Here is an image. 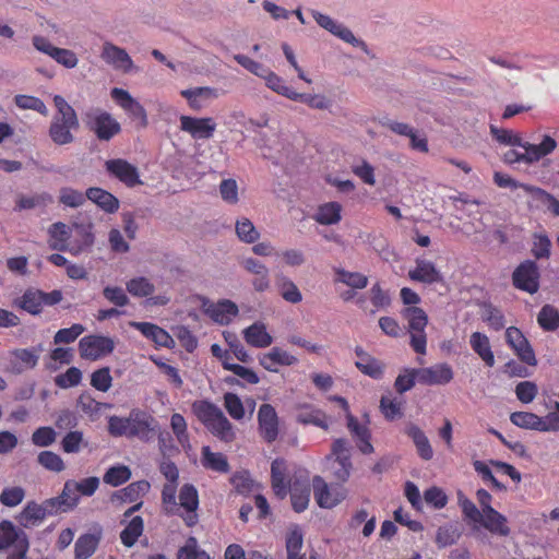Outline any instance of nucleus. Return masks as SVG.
Returning a JSON list of instances; mask_svg holds the SVG:
<instances>
[{
  "mask_svg": "<svg viewBox=\"0 0 559 559\" xmlns=\"http://www.w3.org/2000/svg\"><path fill=\"white\" fill-rule=\"evenodd\" d=\"M158 429L157 420L140 408H132L127 417L110 416L107 426V430L112 437H136L144 442L152 440Z\"/></svg>",
  "mask_w": 559,
  "mask_h": 559,
  "instance_id": "obj_1",
  "label": "nucleus"
},
{
  "mask_svg": "<svg viewBox=\"0 0 559 559\" xmlns=\"http://www.w3.org/2000/svg\"><path fill=\"white\" fill-rule=\"evenodd\" d=\"M53 104L57 112L50 122L49 136L57 145L70 144L74 141L72 130H78L80 127L78 115L61 95L53 97Z\"/></svg>",
  "mask_w": 559,
  "mask_h": 559,
  "instance_id": "obj_2",
  "label": "nucleus"
},
{
  "mask_svg": "<svg viewBox=\"0 0 559 559\" xmlns=\"http://www.w3.org/2000/svg\"><path fill=\"white\" fill-rule=\"evenodd\" d=\"M85 127L92 131L99 141L108 142L121 132L120 123L111 114L102 108H91L83 114Z\"/></svg>",
  "mask_w": 559,
  "mask_h": 559,
  "instance_id": "obj_3",
  "label": "nucleus"
},
{
  "mask_svg": "<svg viewBox=\"0 0 559 559\" xmlns=\"http://www.w3.org/2000/svg\"><path fill=\"white\" fill-rule=\"evenodd\" d=\"M311 13L312 17L319 26L326 29L343 41L350 44L354 47L360 48L366 53H369L367 44L362 39L357 38L348 27L319 11L312 10Z\"/></svg>",
  "mask_w": 559,
  "mask_h": 559,
  "instance_id": "obj_4",
  "label": "nucleus"
},
{
  "mask_svg": "<svg viewBox=\"0 0 559 559\" xmlns=\"http://www.w3.org/2000/svg\"><path fill=\"white\" fill-rule=\"evenodd\" d=\"M539 277L537 263L533 260H525L513 271L512 284L515 288L533 295L539 289Z\"/></svg>",
  "mask_w": 559,
  "mask_h": 559,
  "instance_id": "obj_5",
  "label": "nucleus"
},
{
  "mask_svg": "<svg viewBox=\"0 0 559 559\" xmlns=\"http://www.w3.org/2000/svg\"><path fill=\"white\" fill-rule=\"evenodd\" d=\"M114 349V340L99 334L84 336L79 342L80 356L93 361L111 354Z\"/></svg>",
  "mask_w": 559,
  "mask_h": 559,
  "instance_id": "obj_6",
  "label": "nucleus"
},
{
  "mask_svg": "<svg viewBox=\"0 0 559 559\" xmlns=\"http://www.w3.org/2000/svg\"><path fill=\"white\" fill-rule=\"evenodd\" d=\"M314 499L319 507L332 509L346 498V490L342 487H329L326 481L319 475L312 479Z\"/></svg>",
  "mask_w": 559,
  "mask_h": 559,
  "instance_id": "obj_7",
  "label": "nucleus"
},
{
  "mask_svg": "<svg viewBox=\"0 0 559 559\" xmlns=\"http://www.w3.org/2000/svg\"><path fill=\"white\" fill-rule=\"evenodd\" d=\"M33 46L40 52L48 55L56 62L63 66L67 69H73L78 66L79 59L74 51L66 48H59L53 46L46 37L34 36Z\"/></svg>",
  "mask_w": 559,
  "mask_h": 559,
  "instance_id": "obj_8",
  "label": "nucleus"
},
{
  "mask_svg": "<svg viewBox=\"0 0 559 559\" xmlns=\"http://www.w3.org/2000/svg\"><path fill=\"white\" fill-rule=\"evenodd\" d=\"M506 341L522 362L536 366L537 359L534 349L520 329L509 326L506 330Z\"/></svg>",
  "mask_w": 559,
  "mask_h": 559,
  "instance_id": "obj_9",
  "label": "nucleus"
},
{
  "mask_svg": "<svg viewBox=\"0 0 559 559\" xmlns=\"http://www.w3.org/2000/svg\"><path fill=\"white\" fill-rule=\"evenodd\" d=\"M106 171L129 188L141 185L138 168L123 158H114L105 162Z\"/></svg>",
  "mask_w": 559,
  "mask_h": 559,
  "instance_id": "obj_10",
  "label": "nucleus"
},
{
  "mask_svg": "<svg viewBox=\"0 0 559 559\" xmlns=\"http://www.w3.org/2000/svg\"><path fill=\"white\" fill-rule=\"evenodd\" d=\"M201 300L203 312L221 325L229 324L231 318L239 312L237 305L228 299H222L217 304L211 302L206 297H202Z\"/></svg>",
  "mask_w": 559,
  "mask_h": 559,
  "instance_id": "obj_11",
  "label": "nucleus"
},
{
  "mask_svg": "<svg viewBox=\"0 0 559 559\" xmlns=\"http://www.w3.org/2000/svg\"><path fill=\"white\" fill-rule=\"evenodd\" d=\"M180 128L188 132L195 140L211 139L216 129L213 118H195L190 116L180 117Z\"/></svg>",
  "mask_w": 559,
  "mask_h": 559,
  "instance_id": "obj_12",
  "label": "nucleus"
},
{
  "mask_svg": "<svg viewBox=\"0 0 559 559\" xmlns=\"http://www.w3.org/2000/svg\"><path fill=\"white\" fill-rule=\"evenodd\" d=\"M259 430L262 438L272 443L278 436V417L271 404H262L258 412Z\"/></svg>",
  "mask_w": 559,
  "mask_h": 559,
  "instance_id": "obj_13",
  "label": "nucleus"
},
{
  "mask_svg": "<svg viewBox=\"0 0 559 559\" xmlns=\"http://www.w3.org/2000/svg\"><path fill=\"white\" fill-rule=\"evenodd\" d=\"M102 58L112 64L116 69H120L123 72H130L134 64L128 52L118 46L110 43H106L103 48Z\"/></svg>",
  "mask_w": 559,
  "mask_h": 559,
  "instance_id": "obj_14",
  "label": "nucleus"
},
{
  "mask_svg": "<svg viewBox=\"0 0 559 559\" xmlns=\"http://www.w3.org/2000/svg\"><path fill=\"white\" fill-rule=\"evenodd\" d=\"M133 326L140 331L145 337L152 340L156 345L166 348L175 346L174 338L167 331L151 322H134Z\"/></svg>",
  "mask_w": 559,
  "mask_h": 559,
  "instance_id": "obj_15",
  "label": "nucleus"
},
{
  "mask_svg": "<svg viewBox=\"0 0 559 559\" xmlns=\"http://www.w3.org/2000/svg\"><path fill=\"white\" fill-rule=\"evenodd\" d=\"M271 483L276 497L284 499L290 487V480H286V462L284 459H275L272 462Z\"/></svg>",
  "mask_w": 559,
  "mask_h": 559,
  "instance_id": "obj_16",
  "label": "nucleus"
},
{
  "mask_svg": "<svg viewBox=\"0 0 559 559\" xmlns=\"http://www.w3.org/2000/svg\"><path fill=\"white\" fill-rule=\"evenodd\" d=\"M405 435L412 439L420 459L429 461L433 456V450L425 432L414 423H408L404 429Z\"/></svg>",
  "mask_w": 559,
  "mask_h": 559,
  "instance_id": "obj_17",
  "label": "nucleus"
},
{
  "mask_svg": "<svg viewBox=\"0 0 559 559\" xmlns=\"http://www.w3.org/2000/svg\"><path fill=\"white\" fill-rule=\"evenodd\" d=\"M412 281L433 284L443 281L441 273L436 269L435 264L428 260H417L416 267L408 272Z\"/></svg>",
  "mask_w": 559,
  "mask_h": 559,
  "instance_id": "obj_18",
  "label": "nucleus"
},
{
  "mask_svg": "<svg viewBox=\"0 0 559 559\" xmlns=\"http://www.w3.org/2000/svg\"><path fill=\"white\" fill-rule=\"evenodd\" d=\"M180 94L188 100L189 106L197 111L204 107V103L206 100L215 99L218 97L217 90L210 86H198L182 90Z\"/></svg>",
  "mask_w": 559,
  "mask_h": 559,
  "instance_id": "obj_19",
  "label": "nucleus"
},
{
  "mask_svg": "<svg viewBox=\"0 0 559 559\" xmlns=\"http://www.w3.org/2000/svg\"><path fill=\"white\" fill-rule=\"evenodd\" d=\"M87 199L107 214L116 213L120 206L118 198L109 191L98 187H91L87 189Z\"/></svg>",
  "mask_w": 559,
  "mask_h": 559,
  "instance_id": "obj_20",
  "label": "nucleus"
},
{
  "mask_svg": "<svg viewBox=\"0 0 559 559\" xmlns=\"http://www.w3.org/2000/svg\"><path fill=\"white\" fill-rule=\"evenodd\" d=\"M479 523L490 533L499 536H509L510 527L507 525V518L495 510H489L488 513L483 514V520Z\"/></svg>",
  "mask_w": 559,
  "mask_h": 559,
  "instance_id": "obj_21",
  "label": "nucleus"
},
{
  "mask_svg": "<svg viewBox=\"0 0 559 559\" xmlns=\"http://www.w3.org/2000/svg\"><path fill=\"white\" fill-rule=\"evenodd\" d=\"M243 337L246 342L257 348H264L272 344L273 338L266 332L263 323L255 322L243 330Z\"/></svg>",
  "mask_w": 559,
  "mask_h": 559,
  "instance_id": "obj_22",
  "label": "nucleus"
},
{
  "mask_svg": "<svg viewBox=\"0 0 559 559\" xmlns=\"http://www.w3.org/2000/svg\"><path fill=\"white\" fill-rule=\"evenodd\" d=\"M44 519L45 513L41 504L35 501H28L16 516L19 524L25 528L37 526Z\"/></svg>",
  "mask_w": 559,
  "mask_h": 559,
  "instance_id": "obj_23",
  "label": "nucleus"
},
{
  "mask_svg": "<svg viewBox=\"0 0 559 559\" xmlns=\"http://www.w3.org/2000/svg\"><path fill=\"white\" fill-rule=\"evenodd\" d=\"M23 536L28 538L27 534L17 528L11 521L3 520L0 522V550L15 546Z\"/></svg>",
  "mask_w": 559,
  "mask_h": 559,
  "instance_id": "obj_24",
  "label": "nucleus"
},
{
  "mask_svg": "<svg viewBox=\"0 0 559 559\" xmlns=\"http://www.w3.org/2000/svg\"><path fill=\"white\" fill-rule=\"evenodd\" d=\"M292 507L295 512H304L309 504L310 500V486L308 484H300L295 481L289 488Z\"/></svg>",
  "mask_w": 559,
  "mask_h": 559,
  "instance_id": "obj_25",
  "label": "nucleus"
},
{
  "mask_svg": "<svg viewBox=\"0 0 559 559\" xmlns=\"http://www.w3.org/2000/svg\"><path fill=\"white\" fill-rule=\"evenodd\" d=\"M202 465L218 473H228L230 469L227 457L221 452H212L210 447L202 448Z\"/></svg>",
  "mask_w": 559,
  "mask_h": 559,
  "instance_id": "obj_26",
  "label": "nucleus"
},
{
  "mask_svg": "<svg viewBox=\"0 0 559 559\" xmlns=\"http://www.w3.org/2000/svg\"><path fill=\"white\" fill-rule=\"evenodd\" d=\"M474 352L486 362L487 366L495 365V356L490 348L489 338L480 332H474L469 340Z\"/></svg>",
  "mask_w": 559,
  "mask_h": 559,
  "instance_id": "obj_27",
  "label": "nucleus"
},
{
  "mask_svg": "<svg viewBox=\"0 0 559 559\" xmlns=\"http://www.w3.org/2000/svg\"><path fill=\"white\" fill-rule=\"evenodd\" d=\"M147 480H138L129 484L121 490L114 492L112 500L118 498L123 502H134L150 490Z\"/></svg>",
  "mask_w": 559,
  "mask_h": 559,
  "instance_id": "obj_28",
  "label": "nucleus"
},
{
  "mask_svg": "<svg viewBox=\"0 0 559 559\" xmlns=\"http://www.w3.org/2000/svg\"><path fill=\"white\" fill-rule=\"evenodd\" d=\"M100 537L94 534L81 535L74 546V559H88L96 551Z\"/></svg>",
  "mask_w": 559,
  "mask_h": 559,
  "instance_id": "obj_29",
  "label": "nucleus"
},
{
  "mask_svg": "<svg viewBox=\"0 0 559 559\" xmlns=\"http://www.w3.org/2000/svg\"><path fill=\"white\" fill-rule=\"evenodd\" d=\"M297 421L302 425H313L324 430L329 428L324 412L311 405H304L301 407V411L297 415Z\"/></svg>",
  "mask_w": 559,
  "mask_h": 559,
  "instance_id": "obj_30",
  "label": "nucleus"
},
{
  "mask_svg": "<svg viewBox=\"0 0 559 559\" xmlns=\"http://www.w3.org/2000/svg\"><path fill=\"white\" fill-rule=\"evenodd\" d=\"M341 211L340 203L329 202L319 206L314 219L321 225H333L341 221Z\"/></svg>",
  "mask_w": 559,
  "mask_h": 559,
  "instance_id": "obj_31",
  "label": "nucleus"
},
{
  "mask_svg": "<svg viewBox=\"0 0 559 559\" xmlns=\"http://www.w3.org/2000/svg\"><path fill=\"white\" fill-rule=\"evenodd\" d=\"M523 189L555 216H559V200H557L552 194L534 186H523Z\"/></svg>",
  "mask_w": 559,
  "mask_h": 559,
  "instance_id": "obj_32",
  "label": "nucleus"
},
{
  "mask_svg": "<svg viewBox=\"0 0 559 559\" xmlns=\"http://www.w3.org/2000/svg\"><path fill=\"white\" fill-rule=\"evenodd\" d=\"M144 530V522L140 515L132 518L129 524L120 533L121 543L130 548L134 546L138 538L142 535Z\"/></svg>",
  "mask_w": 559,
  "mask_h": 559,
  "instance_id": "obj_33",
  "label": "nucleus"
},
{
  "mask_svg": "<svg viewBox=\"0 0 559 559\" xmlns=\"http://www.w3.org/2000/svg\"><path fill=\"white\" fill-rule=\"evenodd\" d=\"M402 316L408 322L412 332H425L428 323L426 312L419 307H407L402 310Z\"/></svg>",
  "mask_w": 559,
  "mask_h": 559,
  "instance_id": "obj_34",
  "label": "nucleus"
},
{
  "mask_svg": "<svg viewBox=\"0 0 559 559\" xmlns=\"http://www.w3.org/2000/svg\"><path fill=\"white\" fill-rule=\"evenodd\" d=\"M334 282L343 283L353 289H364L368 285V276L359 272H349L344 269H335Z\"/></svg>",
  "mask_w": 559,
  "mask_h": 559,
  "instance_id": "obj_35",
  "label": "nucleus"
},
{
  "mask_svg": "<svg viewBox=\"0 0 559 559\" xmlns=\"http://www.w3.org/2000/svg\"><path fill=\"white\" fill-rule=\"evenodd\" d=\"M537 322L544 331H556L559 328V310L551 305L543 306L537 314Z\"/></svg>",
  "mask_w": 559,
  "mask_h": 559,
  "instance_id": "obj_36",
  "label": "nucleus"
},
{
  "mask_svg": "<svg viewBox=\"0 0 559 559\" xmlns=\"http://www.w3.org/2000/svg\"><path fill=\"white\" fill-rule=\"evenodd\" d=\"M193 411L200 421L209 427L223 412L209 401L195 402Z\"/></svg>",
  "mask_w": 559,
  "mask_h": 559,
  "instance_id": "obj_37",
  "label": "nucleus"
},
{
  "mask_svg": "<svg viewBox=\"0 0 559 559\" xmlns=\"http://www.w3.org/2000/svg\"><path fill=\"white\" fill-rule=\"evenodd\" d=\"M510 421L522 429L540 431L542 417L530 412H514L510 415Z\"/></svg>",
  "mask_w": 559,
  "mask_h": 559,
  "instance_id": "obj_38",
  "label": "nucleus"
},
{
  "mask_svg": "<svg viewBox=\"0 0 559 559\" xmlns=\"http://www.w3.org/2000/svg\"><path fill=\"white\" fill-rule=\"evenodd\" d=\"M462 533L454 524H445L438 528L436 544L439 548L452 546L457 543Z\"/></svg>",
  "mask_w": 559,
  "mask_h": 559,
  "instance_id": "obj_39",
  "label": "nucleus"
},
{
  "mask_svg": "<svg viewBox=\"0 0 559 559\" xmlns=\"http://www.w3.org/2000/svg\"><path fill=\"white\" fill-rule=\"evenodd\" d=\"M86 200H88L87 190L83 193L71 187H62L59 191V203L72 209L84 205Z\"/></svg>",
  "mask_w": 559,
  "mask_h": 559,
  "instance_id": "obj_40",
  "label": "nucleus"
},
{
  "mask_svg": "<svg viewBox=\"0 0 559 559\" xmlns=\"http://www.w3.org/2000/svg\"><path fill=\"white\" fill-rule=\"evenodd\" d=\"M355 366L364 374L377 380L381 379L384 372V365L379 359L370 355L364 359L357 360Z\"/></svg>",
  "mask_w": 559,
  "mask_h": 559,
  "instance_id": "obj_41",
  "label": "nucleus"
},
{
  "mask_svg": "<svg viewBox=\"0 0 559 559\" xmlns=\"http://www.w3.org/2000/svg\"><path fill=\"white\" fill-rule=\"evenodd\" d=\"M131 476V469L127 465H116L109 467L106 471L103 480L105 484H108L112 487H118L127 483Z\"/></svg>",
  "mask_w": 559,
  "mask_h": 559,
  "instance_id": "obj_42",
  "label": "nucleus"
},
{
  "mask_svg": "<svg viewBox=\"0 0 559 559\" xmlns=\"http://www.w3.org/2000/svg\"><path fill=\"white\" fill-rule=\"evenodd\" d=\"M302 544V533L299 527H295L286 536L287 559H305V555L300 554Z\"/></svg>",
  "mask_w": 559,
  "mask_h": 559,
  "instance_id": "obj_43",
  "label": "nucleus"
},
{
  "mask_svg": "<svg viewBox=\"0 0 559 559\" xmlns=\"http://www.w3.org/2000/svg\"><path fill=\"white\" fill-rule=\"evenodd\" d=\"M207 428L214 436L218 437L225 442H229L235 438L233 425L224 415V413H222Z\"/></svg>",
  "mask_w": 559,
  "mask_h": 559,
  "instance_id": "obj_44",
  "label": "nucleus"
},
{
  "mask_svg": "<svg viewBox=\"0 0 559 559\" xmlns=\"http://www.w3.org/2000/svg\"><path fill=\"white\" fill-rule=\"evenodd\" d=\"M16 305L33 316L39 314L41 312L39 289H26Z\"/></svg>",
  "mask_w": 559,
  "mask_h": 559,
  "instance_id": "obj_45",
  "label": "nucleus"
},
{
  "mask_svg": "<svg viewBox=\"0 0 559 559\" xmlns=\"http://www.w3.org/2000/svg\"><path fill=\"white\" fill-rule=\"evenodd\" d=\"M262 79H264L265 85L270 90L292 100L295 91L292 87L287 86L284 80L275 72L267 69L266 73L262 76Z\"/></svg>",
  "mask_w": 559,
  "mask_h": 559,
  "instance_id": "obj_46",
  "label": "nucleus"
},
{
  "mask_svg": "<svg viewBox=\"0 0 559 559\" xmlns=\"http://www.w3.org/2000/svg\"><path fill=\"white\" fill-rule=\"evenodd\" d=\"M277 286L284 300L292 304H298L302 300L299 288L290 278L286 276L277 277Z\"/></svg>",
  "mask_w": 559,
  "mask_h": 559,
  "instance_id": "obj_47",
  "label": "nucleus"
},
{
  "mask_svg": "<svg viewBox=\"0 0 559 559\" xmlns=\"http://www.w3.org/2000/svg\"><path fill=\"white\" fill-rule=\"evenodd\" d=\"M180 506L187 512H194L199 507V493L192 484H185L179 491Z\"/></svg>",
  "mask_w": 559,
  "mask_h": 559,
  "instance_id": "obj_48",
  "label": "nucleus"
},
{
  "mask_svg": "<svg viewBox=\"0 0 559 559\" xmlns=\"http://www.w3.org/2000/svg\"><path fill=\"white\" fill-rule=\"evenodd\" d=\"M51 202L52 197L47 192H43L31 197L21 194L19 195V199L16 201L15 210H32L38 205H46L47 203Z\"/></svg>",
  "mask_w": 559,
  "mask_h": 559,
  "instance_id": "obj_49",
  "label": "nucleus"
},
{
  "mask_svg": "<svg viewBox=\"0 0 559 559\" xmlns=\"http://www.w3.org/2000/svg\"><path fill=\"white\" fill-rule=\"evenodd\" d=\"M292 100L307 104L314 109H328L331 106V100L323 95L298 93L296 91Z\"/></svg>",
  "mask_w": 559,
  "mask_h": 559,
  "instance_id": "obj_50",
  "label": "nucleus"
},
{
  "mask_svg": "<svg viewBox=\"0 0 559 559\" xmlns=\"http://www.w3.org/2000/svg\"><path fill=\"white\" fill-rule=\"evenodd\" d=\"M127 290L135 297H147L155 292V286L145 277H136L127 283Z\"/></svg>",
  "mask_w": 559,
  "mask_h": 559,
  "instance_id": "obj_51",
  "label": "nucleus"
},
{
  "mask_svg": "<svg viewBox=\"0 0 559 559\" xmlns=\"http://www.w3.org/2000/svg\"><path fill=\"white\" fill-rule=\"evenodd\" d=\"M236 234L241 241L247 242V243H253L260 237L259 231L255 229L252 222L248 218H242V219L237 221Z\"/></svg>",
  "mask_w": 559,
  "mask_h": 559,
  "instance_id": "obj_52",
  "label": "nucleus"
},
{
  "mask_svg": "<svg viewBox=\"0 0 559 559\" xmlns=\"http://www.w3.org/2000/svg\"><path fill=\"white\" fill-rule=\"evenodd\" d=\"M37 461L43 467L51 472L60 473L66 468L61 456L52 451H41Z\"/></svg>",
  "mask_w": 559,
  "mask_h": 559,
  "instance_id": "obj_53",
  "label": "nucleus"
},
{
  "mask_svg": "<svg viewBox=\"0 0 559 559\" xmlns=\"http://www.w3.org/2000/svg\"><path fill=\"white\" fill-rule=\"evenodd\" d=\"M111 383L112 377L109 367L99 368L91 376V385L100 392H107L111 388Z\"/></svg>",
  "mask_w": 559,
  "mask_h": 559,
  "instance_id": "obj_54",
  "label": "nucleus"
},
{
  "mask_svg": "<svg viewBox=\"0 0 559 559\" xmlns=\"http://www.w3.org/2000/svg\"><path fill=\"white\" fill-rule=\"evenodd\" d=\"M483 320L488 322L495 331L502 330L506 325L503 313L491 304L484 305Z\"/></svg>",
  "mask_w": 559,
  "mask_h": 559,
  "instance_id": "obj_55",
  "label": "nucleus"
},
{
  "mask_svg": "<svg viewBox=\"0 0 559 559\" xmlns=\"http://www.w3.org/2000/svg\"><path fill=\"white\" fill-rule=\"evenodd\" d=\"M224 405L227 413L236 420H240L245 416V407L240 397L236 393H225Z\"/></svg>",
  "mask_w": 559,
  "mask_h": 559,
  "instance_id": "obj_56",
  "label": "nucleus"
},
{
  "mask_svg": "<svg viewBox=\"0 0 559 559\" xmlns=\"http://www.w3.org/2000/svg\"><path fill=\"white\" fill-rule=\"evenodd\" d=\"M82 380V372L76 367H70L64 373L58 374L55 379L57 386L68 389L78 385Z\"/></svg>",
  "mask_w": 559,
  "mask_h": 559,
  "instance_id": "obj_57",
  "label": "nucleus"
},
{
  "mask_svg": "<svg viewBox=\"0 0 559 559\" xmlns=\"http://www.w3.org/2000/svg\"><path fill=\"white\" fill-rule=\"evenodd\" d=\"M85 328L80 323H74L70 328L60 329L53 336L55 344H69L74 342L83 332Z\"/></svg>",
  "mask_w": 559,
  "mask_h": 559,
  "instance_id": "obj_58",
  "label": "nucleus"
},
{
  "mask_svg": "<svg viewBox=\"0 0 559 559\" xmlns=\"http://www.w3.org/2000/svg\"><path fill=\"white\" fill-rule=\"evenodd\" d=\"M431 372V379L433 380V385H442L449 383L453 379V371L450 365L437 364L431 367H428Z\"/></svg>",
  "mask_w": 559,
  "mask_h": 559,
  "instance_id": "obj_59",
  "label": "nucleus"
},
{
  "mask_svg": "<svg viewBox=\"0 0 559 559\" xmlns=\"http://www.w3.org/2000/svg\"><path fill=\"white\" fill-rule=\"evenodd\" d=\"M25 497V490L22 487H8L0 493V502L5 507H16Z\"/></svg>",
  "mask_w": 559,
  "mask_h": 559,
  "instance_id": "obj_60",
  "label": "nucleus"
},
{
  "mask_svg": "<svg viewBox=\"0 0 559 559\" xmlns=\"http://www.w3.org/2000/svg\"><path fill=\"white\" fill-rule=\"evenodd\" d=\"M15 105L22 109H32L43 115L47 114V107L45 103L40 98L35 96L16 95Z\"/></svg>",
  "mask_w": 559,
  "mask_h": 559,
  "instance_id": "obj_61",
  "label": "nucleus"
},
{
  "mask_svg": "<svg viewBox=\"0 0 559 559\" xmlns=\"http://www.w3.org/2000/svg\"><path fill=\"white\" fill-rule=\"evenodd\" d=\"M424 500L435 509H442L448 503V496L441 488L432 486L424 491Z\"/></svg>",
  "mask_w": 559,
  "mask_h": 559,
  "instance_id": "obj_62",
  "label": "nucleus"
},
{
  "mask_svg": "<svg viewBox=\"0 0 559 559\" xmlns=\"http://www.w3.org/2000/svg\"><path fill=\"white\" fill-rule=\"evenodd\" d=\"M219 194L226 203L236 204L239 201L237 181L231 178L222 180Z\"/></svg>",
  "mask_w": 559,
  "mask_h": 559,
  "instance_id": "obj_63",
  "label": "nucleus"
},
{
  "mask_svg": "<svg viewBox=\"0 0 559 559\" xmlns=\"http://www.w3.org/2000/svg\"><path fill=\"white\" fill-rule=\"evenodd\" d=\"M416 377L413 368H405L394 381V389L397 393L403 394L414 388Z\"/></svg>",
  "mask_w": 559,
  "mask_h": 559,
  "instance_id": "obj_64",
  "label": "nucleus"
}]
</instances>
